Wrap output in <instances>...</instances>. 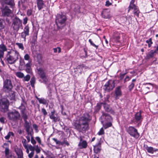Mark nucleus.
Listing matches in <instances>:
<instances>
[{
	"instance_id": "obj_11",
	"label": "nucleus",
	"mask_w": 158,
	"mask_h": 158,
	"mask_svg": "<svg viewBox=\"0 0 158 158\" xmlns=\"http://www.w3.org/2000/svg\"><path fill=\"white\" fill-rule=\"evenodd\" d=\"M38 72L40 77L45 83L47 82L48 80L44 71L42 69L39 68L38 69Z\"/></svg>"
},
{
	"instance_id": "obj_1",
	"label": "nucleus",
	"mask_w": 158,
	"mask_h": 158,
	"mask_svg": "<svg viewBox=\"0 0 158 158\" xmlns=\"http://www.w3.org/2000/svg\"><path fill=\"white\" fill-rule=\"evenodd\" d=\"M91 119L88 114H84L79 120L76 121L74 123V126L79 131H85L88 129L89 123Z\"/></svg>"
},
{
	"instance_id": "obj_28",
	"label": "nucleus",
	"mask_w": 158,
	"mask_h": 158,
	"mask_svg": "<svg viewBox=\"0 0 158 158\" xmlns=\"http://www.w3.org/2000/svg\"><path fill=\"white\" fill-rule=\"evenodd\" d=\"M115 86L114 81L109 80V90L112 89Z\"/></svg>"
},
{
	"instance_id": "obj_19",
	"label": "nucleus",
	"mask_w": 158,
	"mask_h": 158,
	"mask_svg": "<svg viewBox=\"0 0 158 158\" xmlns=\"http://www.w3.org/2000/svg\"><path fill=\"white\" fill-rule=\"evenodd\" d=\"M31 61L30 62H28V63H27L25 65V67L26 68V71L28 73H30L31 72Z\"/></svg>"
},
{
	"instance_id": "obj_23",
	"label": "nucleus",
	"mask_w": 158,
	"mask_h": 158,
	"mask_svg": "<svg viewBox=\"0 0 158 158\" xmlns=\"http://www.w3.org/2000/svg\"><path fill=\"white\" fill-rule=\"evenodd\" d=\"M120 37V34L118 32L115 31L114 32L113 38L115 40L118 41Z\"/></svg>"
},
{
	"instance_id": "obj_17",
	"label": "nucleus",
	"mask_w": 158,
	"mask_h": 158,
	"mask_svg": "<svg viewBox=\"0 0 158 158\" xmlns=\"http://www.w3.org/2000/svg\"><path fill=\"white\" fill-rule=\"evenodd\" d=\"M6 46L3 44L0 45V58H2L4 57V52L7 50Z\"/></svg>"
},
{
	"instance_id": "obj_34",
	"label": "nucleus",
	"mask_w": 158,
	"mask_h": 158,
	"mask_svg": "<svg viewBox=\"0 0 158 158\" xmlns=\"http://www.w3.org/2000/svg\"><path fill=\"white\" fill-rule=\"evenodd\" d=\"M35 82V78L33 76L32 77L31 80L30 81V82L31 83V85L32 87H34V85Z\"/></svg>"
},
{
	"instance_id": "obj_42",
	"label": "nucleus",
	"mask_w": 158,
	"mask_h": 158,
	"mask_svg": "<svg viewBox=\"0 0 158 158\" xmlns=\"http://www.w3.org/2000/svg\"><path fill=\"white\" fill-rule=\"evenodd\" d=\"M5 153L6 157L8 156V155H10V150L8 148L6 147L5 148Z\"/></svg>"
},
{
	"instance_id": "obj_29",
	"label": "nucleus",
	"mask_w": 158,
	"mask_h": 158,
	"mask_svg": "<svg viewBox=\"0 0 158 158\" xmlns=\"http://www.w3.org/2000/svg\"><path fill=\"white\" fill-rule=\"evenodd\" d=\"M5 23L4 20L0 19V30H2L5 27Z\"/></svg>"
},
{
	"instance_id": "obj_47",
	"label": "nucleus",
	"mask_w": 158,
	"mask_h": 158,
	"mask_svg": "<svg viewBox=\"0 0 158 158\" xmlns=\"http://www.w3.org/2000/svg\"><path fill=\"white\" fill-rule=\"evenodd\" d=\"M16 153L17 156L23 155L22 151L21 149H19L16 152Z\"/></svg>"
},
{
	"instance_id": "obj_40",
	"label": "nucleus",
	"mask_w": 158,
	"mask_h": 158,
	"mask_svg": "<svg viewBox=\"0 0 158 158\" xmlns=\"http://www.w3.org/2000/svg\"><path fill=\"white\" fill-rule=\"evenodd\" d=\"M16 44L17 45L19 49H21L22 50H23L24 49V48L23 44L22 43H16Z\"/></svg>"
},
{
	"instance_id": "obj_33",
	"label": "nucleus",
	"mask_w": 158,
	"mask_h": 158,
	"mask_svg": "<svg viewBox=\"0 0 158 158\" xmlns=\"http://www.w3.org/2000/svg\"><path fill=\"white\" fill-rule=\"evenodd\" d=\"M64 144L67 146H69V143L67 141L66 138H64L63 141L60 142V145L64 146Z\"/></svg>"
},
{
	"instance_id": "obj_46",
	"label": "nucleus",
	"mask_w": 158,
	"mask_h": 158,
	"mask_svg": "<svg viewBox=\"0 0 158 158\" xmlns=\"http://www.w3.org/2000/svg\"><path fill=\"white\" fill-rule=\"evenodd\" d=\"M19 64L21 66H23L25 64V62L23 59H22L21 57H20L19 59Z\"/></svg>"
},
{
	"instance_id": "obj_64",
	"label": "nucleus",
	"mask_w": 158,
	"mask_h": 158,
	"mask_svg": "<svg viewBox=\"0 0 158 158\" xmlns=\"http://www.w3.org/2000/svg\"><path fill=\"white\" fill-rule=\"evenodd\" d=\"M35 139L40 144L41 143V140L40 138L39 137H36L35 138Z\"/></svg>"
},
{
	"instance_id": "obj_45",
	"label": "nucleus",
	"mask_w": 158,
	"mask_h": 158,
	"mask_svg": "<svg viewBox=\"0 0 158 158\" xmlns=\"http://www.w3.org/2000/svg\"><path fill=\"white\" fill-rule=\"evenodd\" d=\"M57 49L58 50V52L59 53L61 52V49L59 47H57V48H53V50L54 51V53H56L57 52Z\"/></svg>"
},
{
	"instance_id": "obj_13",
	"label": "nucleus",
	"mask_w": 158,
	"mask_h": 158,
	"mask_svg": "<svg viewBox=\"0 0 158 158\" xmlns=\"http://www.w3.org/2000/svg\"><path fill=\"white\" fill-rule=\"evenodd\" d=\"M121 86H118L115 89V96L116 99H118L119 97L121 96L122 94L121 90Z\"/></svg>"
},
{
	"instance_id": "obj_30",
	"label": "nucleus",
	"mask_w": 158,
	"mask_h": 158,
	"mask_svg": "<svg viewBox=\"0 0 158 158\" xmlns=\"http://www.w3.org/2000/svg\"><path fill=\"white\" fill-rule=\"evenodd\" d=\"M135 2V0H131L130 3V6L129 7V9L128 10V12H129L131 8L135 7H136L137 6L134 4V3Z\"/></svg>"
},
{
	"instance_id": "obj_8",
	"label": "nucleus",
	"mask_w": 158,
	"mask_h": 158,
	"mask_svg": "<svg viewBox=\"0 0 158 158\" xmlns=\"http://www.w3.org/2000/svg\"><path fill=\"white\" fill-rule=\"evenodd\" d=\"M9 105V101L6 98H2L0 101V107L2 110L6 111L7 110Z\"/></svg>"
},
{
	"instance_id": "obj_2",
	"label": "nucleus",
	"mask_w": 158,
	"mask_h": 158,
	"mask_svg": "<svg viewBox=\"0 0 158 158\" xmlns=\"http://www.w3.org/2000/svg\"><path fill=\"white\" fill-rule=\"evenodd\" d=\"M19 56H20L19 52L16 50L12 49L7 52L6 59L9 64H13L17 61Z\"/></svg>"
},
{
	"instance_id": "obj_62",
	"label": "nucleus",
	"mask_w": 158,
	"mask_h": 158,
	"mask_svg": "<svg viewBox=\"0 0 158 158\" xmlns=\"http://www.w3.org/2000/svg\"><path fill=\"white\" fill-rule=\"evenodd\" d=\"M34 154V152H31L30 154L28 155V157L29 158H32L33 157V155Z\"/></svg>"
},
{
	"instance_id": "obj_16",
	"label": "nucleus",
	"mask_w": 158,
	"mask_h": 158,
	"mask_svg": "<svg viewBox=\"0 0 158 158\" xmlns=\"http://www.w3.org/2000/svg\"><path fill=\"white\" fill-rule=\"evenodd\" d=\"M142 111L140 110L139 112L136 113L135 115L134 118L136 122H141L143 119V118L141 115Z\"/></svg>"
},
{
	"instance_id": "obj_4",
	"label": "nucleus",
	"mask_w": 158,
	"mask_h": 158,
	"mask_svg": "<svg viewBox=\"0 0 158 158\" xmlns=\"http://www.w3.org/2000/svg\"><path fill=\"white\" fill-rule=\"evenodd\" d=\"M22 26V20L17 16H15L12 20L11 28L14 32H17Z\"/></svg>"
},
{
	"instance_id": "obj_60",
	"label": "nucleus",
	"mask_w": 158,
	"mask_h": 158,
	"mask_svg": "<svg viewBox=\"0 0 158 158\" xmlns=\"http://www.w3.org/2000/svg\"><path fill=\"white\" fill-rule=\"evenodd\" d=\"M6 158H16V156L12 154H10V155L6 156Z\"/></svg>"
},
{
	"instance_id": "obj_51",
	"label": "nucleus",
	"mask_w": 158,
	"mask_h": 158,
	"mask_svg": "<svg viewBox=\"0 0 158 158\" xmlns=\"http://www.w3.org/2000/svg\"><path fill=\"white\" fill-rule=\"evenodd\" d=\"M52 140L56 143L57 144L60 145V141L56 139L55 138H53Z\"/></svg>"
},
{
	"instance_id": "obj_25",
	"label": "nucleus",
	"mask_w": 158,
	"mask_h": 158,
	"mask_svg": "<svg viewBox=\"0 0 158 158\" xmlns=\"http://www.w3.org/2000/svg\"><path fill=\"white\" fill-rule=\"evenodd\" d=\"M108 9L104 10L102 13V17L104 18H108L109 17V13L108 11H107Z\"/></svg>"
},
{
	"instance_id": "obj_22",
	"label": "nucleus",
	"mask_w": 158,
	"mask_h": 158,
	"mask_svg": "<svg viewBox=\"0 0 158 158\" xmlns=\"http://www.w3.org/2000/svg\"><path fill=\"white\" fill-rule=\"evenodd\" d=\"M36 98L38 100L39 103L40 104H43L44 105L48 104V102L47 100L44 98H40L37 97H36Z\"/></svg>"
},
{
	"instance_id": "obj_58",
	"label": "nucleus",
	"mask_w": 158,
	"mask_h": 158,
	"mask_svg": "<svg viewBox=\"0 0 158 158\" xmlns=\"http://www.w3.org/2000/svg\"><path fill=\"white\" fill-rule=\"evenodd\" d=\"M31 136V142L32 144H35L36 143V141L34 139L33 137L32 136Z\"/></svg>"
},
{
	"instance_id": "obj_41",
	"label": "nucleus",
	"mask_w": 158,
	"mask_h": 158,
	"mask_svg": "<svg viewBox=\"0 0 158 158\" xmlns=\"http://www.w3.org/2000/svg\"><path fill=\"white\" fill-rule=\"evenodd\" d=\"M109 81L107 82V83L103 86V89L106 92H109Z\"/></svg>"
},
{
	"instance_id": "obj_27",
	"label": "nucleus",
	"mask_w": 158,
	"mask_h": 158,
	"mask_svg": "<svg viewBox=\"0 0 158 158\" xmlns=\"http://www.w3.org/2000/svg\"><path fill=\"white\" fill-rule=\"evenodd\" d=\"M156 52L155 50H151L148 53L147 56V57L148 58H150L152 57L155 53H156Z\"/></svg>"
},
{
	"instance_id": "obj_63",
	"label": "nucleus",
	"mask_w": 158,
	"mask_h": 158,
	"mask_svg": "<svg viewBox=\"0 0 158 158\" xmlns=\"http://www.w3.org/2000/svg\"><path fill=\"white\" fill-rule=\"evenodd\" d=\"M103 106L105 110L108 112L109 110V107L108 105H106L104 103Z\"/></svg>"
},
{
	"instance_id": "obj_59",
	"label": "nucleus",
	"mask_w": 158,
	"mask_h": 158,
	"mask_svg": "<svg viewBox=\"0 0 158 158\" xmlns=\"http://www.w3.org/2000/svg\"><path fill=\"white\" fill-rule=\"evenodd\" d=\"M28 148L30 151H31V152H34L35 150V148L34 147L32 146L31 145H30L29 146Z\"/></svg>"
},
{
	"instance_id": "obj_35",
	"label": "nucleus",
	"mask_w": 158,
	"mask_h": 158,
	"mask_svg": "<svg viewBox=\"0 0 158 158\" xmlns=\"http://www.w3.org/2000/svg\"><path fill=\"white\" fill-rule=\"evenodd\" d=\"M25 105H26V104H25L23 103H21V106L19 107V108L21 110L22 112H24L25 110Z\"/></svg>"
},
{
	"instance_id": "obj_37",
	"label": "nucleus",
	"mask_w": 158,
	"mask_h": 158,
	"mask_svg": "<svg viewBox=\"0 0 158 158\" xmlns=\"http://www.w3.org/2000/svg\"><path fill=\"white\" fill-rule=\"evenodd\" d=\"M146 42L148 44V47L149 48L152 46V45L153 44V42L152 41V39L151 38H150L148 40H146Z\"/></svg>"
},
{
	"instance_id": "obj_43",
	"label": "nucleus",
	"mask_w": 158,
	"mask_h": 158,
	"mask_svg": "<svg viewBox=\"0 0 158 158\" xmlns=\"http://www.w3.org/2000/svg\"><path fill=\"white\" fill-rule=\"evenodd\" d=\"M23 81H28L30 78V76L29 75L27 74L26 76L24 77H23Z\"/></svg>"
},
{
	"instance_id": "obj_10",
	"label": "nucleus",
	"mask_w": 158,
	"mask_h": 158,
	"mask_svg": "<svg viewBox=\"0 0 158 158\" xmlns=\"http://www.w3.org/2000/svg\"><path fill=\"white\" fill-rule=\"evenodd\" d=\"M2 15L3 17H8L12 13L11 10L7 6H5L2 10Z\"/></svg>"
},
{
	"instance_id": "obj_18",
	"label": "nucleus",
	"mask_w": 158,
	"mask_h": 158,
	"mask_svg": "<svg viewBox=\"0 0 158 158\" xmlns=\"http://www.w3.org/2000/svg\"><path fill=\"white\" fill-rule=\"evenodd\" d=\"M4 2L6 4L10 6L12 8H14L15 4L14 0H4Z\"/></svg>"
},
{
	"instance_id": "obj_15",
	"label": "nucleus",
	"mask_w": 158,
	"mask_h": 158,
	"mask_svg": "<svg viewBox=\"0 0 158 158\" xmlns=\"http://www.w3.org/2000/svg\"><path fill=\"white\" fill-rule=\"evenodd\" d=\"M37 5L39 10L45 7L46 5L43 0H37Z\"/></svg>"
},
{
	"instance_id": "obj_56",
	"label": "nucleus",
	"mask_w": 158,
	"mask_h": 158,
	"mask_svg": "<svg viewBox=\"0 0 158 158\" xmlns=\"http://www.w3.org/2000/svg\"><path fill=\"white\" fill-rule=\"evenodd\" d=\"M32 14V10L31 9H28L27 10V15L28 16H31Z\"/></svg>"
},
{
	"instance_id": "obj_48",
	"label": "nucleus",
	"mask_w": 158,
	"mask_h": 158,
	"mask_svg": "<svg viewBox=\"0 0 158 158\" xmlns=\"http://www.w3.org/2000/svg\"><path fill=\"white\" fill-rule=\"evenodd\" d=\"M135 85V84L133 83H132L128 86L129 90L131 91Z\"/></svg>"
},
{
	"instance_id": "obj_44",
	"label": "nucleus",
	"mask_w": 158,
	"mask_h": 158,
	"mask_svg": "<svg viewBox=\"0 0 158 158\" xmlns=\"http://www.w3.org/2000/svg\"><path fill=\"white\" fill-rule=\"evenodd\" d=\"M31 123H29L27 121L24 122V127L25 128L31 127Z\"/></svg>"
},
{
	"instance_id": "obj_20",
	"label": "nucleus",
	"mask_w": 158,
	"mask_h": 158,
	"mask_svg": "<svg viewBox=\"0 0 158 158\" xmlns=\"http://www.w3.org/2000/svg\"><path fill=\"white\" fill-rule=\"evenodd\" d=\"M37 33H34L31 42L32 45H34L36 44L37 42Z\"/></svg>"
},
{
	"instance_id": "obj_26",
	"label": "nucleus",
	"mask_w": 158,
	"mask_h": 158,
	"mask_svg": "<svg viewBox=\"0 0 158 158\" xmlns=\"http://www.w3.org/2000/svg\"><path fill=\"white\" fill-rule=\"evenodd\" d=\"M131 9L134 10L133 13L134 15L137 16V17H138L139 14V13L140 12L137 6L135 7L131 8Z\"/></svg>"
},
{
	"instance_id": "obj_57",
	"label": "nucleus",
	"mask_w": 158,
	"mask_h": 158,
	"mask_svg": "<svg viewBox=\"0 0 158 158\" xmlns=\"http://www.w3.org/2000/svg\"><path fill=\"white\" fill-rule=\"evenodd\" d=\"M6 119L4 117H0V122L1 123L3 124L5 123V121Z\"/></svg>"
},
{
	"instance_id": "obj_52",
	"label": "nucleus",
	"mask_w": 158,
	"mask_h": 158,
	"mask_svg": "<svg viewBox=\"0 0 158 158\" xmlns=\"http://www.w3.org/2000/svg\"><path fill=\"white\" fill-rule=\"evenodd\" d=\"M41 111L44 116H45L47 114V112L46 110L44 108H43L42 109Z\"/></svg>"
},
{
	"instance_id": "obj_53",
	"label": "nucleus",
	"mask_w": 158,
	"mask_h": 158,
	"mask_svg": "<svg viewBox=\"0 0 158 158\" xmlns=\"http://www.w3.org/2000/svg\"><path fill=\"white\" fill-rule=\"evenodd\" d=\"M89 42L90 44L91 45L93 46L94 47L96 48H97L98 47V46H97L94 43H93L92 41L91 40V39H89Z\"/></svg>"
},
{
	"instance_id": "obj_61",
	"label": "nucleus",
	"mask_w": 158,
	"mask_h": 158,
	"mask_svg": "<svg viewBox=\"0 0 158 158\" xmlns=\"http://www.w3.org/2000/svg\"><path fill=\"white\" fill-rule=\"evenodd\" d=\"M123 19L125 21V23H129V22L128 20V17H123Z\"/></svg>"
},
{
	"instance_id": "obj_50",
	"label": "nucleus",
	"mask_w": 158,
	"mask_h": 158,
	"mask_svg": "<svg viewBox=\"0 0 158 158\" xmlns=\"http://www.w3.org/2000/svg\"><path fill=\"white\" fill-rule=\"evenodd\" d=\"M104 133V130L103 128H102L99 131L98 133V134L99 135H102Z\"/></svg>"
},
{
	"instance_id": "obj_3",
	"label": "nucleus",
	"mask_w": 158,
	"mask_h": 158,
	"mask_svg": "<svg viewBox=\"0 0 158 158\" xmlns=\"http://www.w3.org/2000/svg\"><path fill=\"white\" fill-rule=\"evenodd\" d=\"M66 16L62 14L57 15L56 22L58 28L61 29L65 25V22L66 20Z\"/></svg>"
},
{
	"instance_id": "obj_7",
	"label": "nucleus",
	"mask_w": 158,
	"mask_h": 158,
	"mask_svg": "<svg viewBox=\"0 0 158 158\" xmlns=\"http://www.w3.org/2000/svg\"><path fill=\"white\" fill-rule=\"evenodd\" d=\"M127 131L131 136L135 139L138 138L139 136V134L138 132L137 129L133 127H129L127 129Z\"/></svg>"
},
{
	"instance_id": "obj_14",
	"label": "nucleus",
	"mask_w": 158,
	"mask_h": 158,
	"mask_svg": "<svg viewBox=\"0 0 158 158\" xmlns=\"http://www.w3.org/2000/svg\"><path fill=\"white\" fill-rule=\"evenodd\" d=\"M82 137L80 136L79 138L80 141L78 144V146L80 147L81 148H85L87 146V144L86 141L85 140L82 141Z\"/></svg>"
},
{
	"instance_id": "obj_39",
	"label": "nucleus",
	"mask_w": 158,
	"mask_h": 158,
	"mask_svg": "<svg viewBox=\"0 0 158 158\" xmlns=\"http://www.w3.org/2000/svg\"><path fill=\"white\" fill-rule=\"evenodd\" d=\"M16 76L19 78H23L24 77V75L21 72H18L16 73Z\"/></svg>"
},
{
	"instance_id": "obj_12",
	"label": "nucleus",
	"mask_w": 158,
	"mask_h": 158,
	"mask_svg": "<svg viewBox=\"0 0 158 158\" xmlns=\"http://www.w3.org/2000/svg\"><path fill=\"white\" fill-rule=\"evenodd\" d=\"M49 116L50 118L54 122H56L59 120L57 114L55 113V111L54 110L51 112V114H49Z\"/></svg>"
},
{
	"instance_id": "obj_55",
	"label": "nucleus",
	"mask_w": 158,
	"mask_h": 158,
	"mask_svg": "<svg viewBox=\"0 0 158 158\" xmlns=\"http://www.w3.org/2000/svg\"><path fill=\"white\" fill-rule=\"evenodd\" d=\"M33 127L35 130L36 132H37L38 131V126L36 124H33Z\"/></svg>"
},
{
	"instance_id": "obj_49",
	"label": "nucleus",
	"mask_w": 158,
	"mask_h": 158,
	"mask_svg": "<svg viewBox=\"0 0 158 158\" xmlns=\"http://www.w3.org/2000/svg\"><path fill=\"white\" fill-rule=\"evenodd\" d=\"M23 139L22 140V143L24 147H26L27 145L26 144V140L25 139H24L23 137H22Z\"/></svg>"
},
{
	"instance_id": "obj_36",
	"label": "nucleus",
	"mask_w": 158,
	"mask_h": 158,
	"mask_svg": "<svg viewBox=\"0 0 158 158\" xmlns=\"http://www.w3.org/2000/svg\"><path fill=\"white\" fill-rule=\"evenodd\" d=\"M104 103H98L97 104V106L95 107V110L96 111H98L100 109L102 105H103Z\"/></svg>"
},
{
	"instance_id": "obj_54",
	"label": "nucleus",
	"mask_w": 158,
	"mask_h": 158,
	"mask_svg": "<svg viewBox=\"0 0 158 158\" xmlns=\"http://www.w3.org/2000/svg\"><path fill=\"white\" fill-rule=\"evenodd\" d=\"M28 21V18L27 17H25L23 19V23L24 25H25L27 23Z\"/></svg>"
},
{
	"instance_id": "obj_6",
	"label": "nucleus",
	"mask_w": 158,
	"mask_h": 158,
	"mask_svg": "<svg viewBox=\"0 0 158 158\" xmlns=\"http://www.w3.org/2000/svg\"><path fill=\"white\" fill-rule=\"evenodd\" d=\"M13 87V84L11 80L6 79L4 81L3 89L5 92L8 93L11 91Z\"/></svg>"
},
{
	"instance_id": "obj_5",
	"label": "nucleus",
	"mask_w": 158,
	"mask_h": 158,
	"mask_svg": "<svg viewBox=\"0 0 158 158\" xmlns=\"http://www.w3.org/2000/svg\"><path fill=\"white\" fill-rule=\"evenodd\" d=\"M7 117L9 120L16 123L20 119V115L19 111L14 110L8 113Z\"/></svg>"
},
{
	"instance_id": "obj_21",
	"label": "nucleus",
	"mask_w": 158,
	"mask_h": 158,
	"mask_svg": "<svg viewBox=\"0 0 158 158\" xmlns=\"http://www.w3.org/2000/svg\"><path fill=\"white\" fill-rule=\"evenodd\" d=\"M101 150V147L100 144L98 143V145L94 146V150L95 153H98L100 152Z\"/></svg>"
},
{
	"instance_id": "obj_31",
	"label": "nucleus",
	"mask_w": 158,
	"mask_h": 158,
	"mask_svg": "<svg viewBox=\"0 0 158 158\" xmlns=\"http://www.w3.org/2000/svg\"><path fill=\"white\" fill-rule=\"evenodd\" d=\"M26 129V131L28 135H30L32 136V133L33 132V129L31 127L27 128Z\"/></svg>"
},
{
	"instance_id": "obj_9",
	"label": "nucleus",
	"mask_w": 158,
	"mask_h": 158,
	"mask_svg": "<svg viewBox=\"0 0 158 158\" xmlns=\"http://www.w3.org/2000/svg\"><path fill=\"white\" fill-rule=\"evenodd\" d=\"M29 27L28 25L26 26L24 29L23 31L21 33V37L23 39L24 41H26V37L27 36L29 35Z\"/></svg>"
},
{
	"instance_id": "obj_32",
	"label": "nucleus",
	"mask_w": 158,
	"mask_h": 158,
	"mask_svg": "<svg viewBox=\"0 0 158 158\" xmlns=\"http://www.w3.org/2000/svg\"><path fill=\"white\" fill-rule=\"evenodd\" d=\"M146 149L147 150L148 152L152 154L153 153V148L152 147H148L147 146Z\"/></svg>"
},
{
	"instance_id": "obj_38",
	"label": "nucleus",
	"mask_w": 158,
	"mask_h": 158,
	"mask_svg": "<svg viewBox=\"0 0 158 158\" xmlns=\"http://www.w3.org/2000/svg\"><path fill=\"white\" fill-rule=\"evenodd\" d=\"M24 58L25 60L28 61V62H30V61H31L30 56L27 54H26L24 55Z\"/></svg>"
},
{
	"instance_id": "obj_24",
	"label": "nucleus",
	"mask_w": 158,
	"mask_h": 158,
	"mask_svg": "<svg viewBox=\"0 0 158 158\" xmlns=\"http://www.w3.org/2000/svg\"><path fill=\"white\" fill-rule=\"evenodd\" d=\"M10 93H9V98L11 100H14L15 98V91H10Z\"/></svg>"
}]
</instances>
